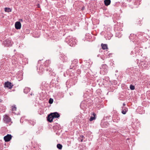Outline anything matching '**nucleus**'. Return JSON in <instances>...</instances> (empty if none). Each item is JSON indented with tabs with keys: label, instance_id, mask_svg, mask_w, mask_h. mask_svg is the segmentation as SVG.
<instances>
[{
	"label": "nucleus",
	"instance_id": "obj_1",
	"mask_svg": "<svg viewBox=\"0 0 150 150\" xmlns=\"http://www.w3.org/2000/svg\"><path fill=\"white\" fill-rule=\"evenodd\" d=\"M100 69V73L101 74H105L107 73L108 67L106 64L102 65Z\"/></svg>",
	"mask_w": 150,
	"mask_h": 150
},
{
	"label": "nucleus",
	"instance_id": "obj_2",
	"mask_svg": "<svg viewBox=\"0 0 150 150\" xmlns=\"http://www.w3.org/2000/svg\"><path fill=\"white\" fill-rule=\"evenodd\" d=\"M15 27L17 29H20L21 28V24L19 22H16L15 23Z\"/></svg>",
	"mask_w": 150,
	"mask_h": 150
},
{
	"label": "nucleus",
	"instance_id": "obj_3",
	"mask_svg": "<svg viewBox=\"0 0 150 150\" xmlns=\"http://www.w3.org/2000/svg\"><path fill=\"white\" fill-rule=\"evenodd\" d=\"M53 119V117L51 113L48 115L47 120L49 122H51L52 121Z\"/></svg>",
	"mask_w": 150,
	"mask_h": 150
},
{
	"label": "nucleus",
	"instance_id": "obj_4",
	"mask_svg": "<svg viewBox=\"0 0 150 150\" xmlns=\"http://www.w3.org/2000/svg\"><path fill=\"white\" fill-rule=\"evenodd\" d=\"M51 114L52 115L53 118H57L59 117L60 116L59 115L57 112L51 113Z\"/></svg>",
	"mask_w": 150,
	"mask_h": 150
},
{
	"label": "nucleus",
	"instance_id": "obj_5",
	"mask_svg": "<svg viewBox=\"0 0 150 150\" xmlns=\"http://www.w3.org/2000/svg\"><path fill=\"white\" fill-rule=\"evenodd\" d=\"M127 111L128 108L126 107H124L122 108V110L121 112L123 114H125Z\"/></svg>",
	"mask_w": 150,
	"mask_h": 150
},
{
	"label": "nucleus",
	"instance_id": "obj_6",
	"mask_svg": "<svg viewBox=\"0 0 150 150\" xmlns=\"http://www.w3.org/2000/svg\"><path fill=\"white\" fill-rule=\"evenodd\" d=\"M12 108L13 113H14L15 114L18 115V113L16 112L17 108L16 107V106L14 105L12 106Z\"/></svg>",
	"mask_w": 150,
	"mask_h": 150
},
{
	"label": "nucleus",
	"instance_id": "obj_7",
	"mask_svg": "<svg viewBox=\"0 0 150 150\" xmlns=\"http://www.w3.org/2000/svg\"><path fill=\"white\" fill-rule=\"evenodd\" d=\"M4 121L6 123H8L9 122L8 117L6 115H4Z\"/></svg>",
	"mask_w": 150,
	"mask_h": 150
},
{
	"label": "nucleus",
	"instance_id": "obj_8",
	"mask_svg": "<svg viewBox=\"0 0 150 150\" xmlns=\"http://www.w3.org/2000/svg\"><path fill=\"white\" fill-rule=\"evenodd\" d=\"M4 139L6 142L9 141V134H8L6 136L4 137Z\"/></svg>",
	"mask_w": 150,
	"mask_h": 150
},
{
	"label": "nucleus",
	"instance_id": "obj_9",
	"mask_svg": "<svg viewBox=\"0 0 150 150\" xmlns=\"http://www.w3.org/2000/svg\"><path fill=\"white\" fill-rule=\"evenodd\" d=\"M102 127H106L108 126L107 123L106 122H102L101 124Z\"/></svg>",
	"mask_w": 150,
	"mask_h": 150
},
{
	"label": "nucleus",
	"instance_id": "obj_10",
	"mask_svg": "<svg viewBox=\"0 0 150 150\" xmlns=\"http://www.w3.org/2000/svg\"><path fill=\"white\" fill-rule=\"evenodd\" d=\"M104 4L105 6H108L110 3V0H105L104 1Z\"/></svg>",
	"mask_w": 150,
	"mask_h": 150
},
{
	"label": "nucleus",
	"instance_id": "obj_11",
	"mask_svg": "<svg viewBox=\"0 0 150 150\" xmlns=\"http://www.w3.org/2000/svg\"><path fill=\"white\" fill-rule=\"evenodd\" d=\"M93 116H92L90 118V121H92L93 120L95 119L96 114L94 113H93Z\"/></svg>",
	"mask_w": 150,
	"mask_h": 150
},
{
	"label": "nucleus",
	"instance_id": "obj_12",
	"mask_svg": "<svg viewBox=\"0 0 150 150\" xmlns=\"http://www.w3.org/2000/svg\"><path fill=\"white\" fill-rule=\"evenodd\" d=\"M30 88L28 87H26L24 89V92L25 93H28L30 90Z\"/></svg>",
	"mask_w": 150,
	"mask_h": 150
},
{
	"label": "nucleus",
	"instance_id": "obj_13",
	"mask_svg": "<svg viewBox=\"0 0 150 150\" xmlns=\"http://www.w3.org/2000/svg\"><path fill=\"white\" fill-rule=\"evenodd\" d=\"M102 48L103 50H105L108 49L107 45L106 44H102L101 45Z\"/></svg>",
	"mask_w": 150,
	"mask_h": 150
},
{
	"label": "nucleus",
	"instance_id": "obj_14",
	"mask_svg": "<svg viewBox=\"0 0 150 150\" xmlns=\"http://www.w3.org/2000/svg\"><path fill=\"white\" fill-rule=\"evenodd\" d=\"M4 86L5 87L8 88H9V82L7 81L5 82L4 84Z\"/></svg>",
	"mask_w": 150,
	"mask_h": 150
},
{
	"label": "nucleus",
	"instance_id": "obj_15",
	"mask_svg": "<svg viewBox=\"0 0 150 150\" xmlns=\"http://www.w3.org/2000/svg\"><path fill=\"white\" fill-rule=\"evenodd\" d=\"M69 43L70 44L69 45L71 46H73L75 44V43L74 42H73V41H72V40H71V41H69Z\"/></svg>",
	"mask_w": 150,
	"mask_h": 150
},
{
	"label": "nucleus",
	"instance_id": "obj_16",
	"mask_svg": "<svg viewBox=\"0 0 150 150\" xmlns=\"http://www.w3.org/2000/svg\"><path fill=\"white\" fill-rule=\"evenodd\" d=\"M4 44L5 46L7 47L9 46V42H7V41L5 40L4 42Z\"/></svg>",
	"mask_w": 150,
	"mask_h": 150
},
{
	"label": "nucleus",
	"instance_id": "obj_17",
	"mask_svg": "<svg viewBox=\"0 0 150 150\" xmlns=\"http://www.w3.org/2000/svg\"><path fill=\"white\" fill-rule=\"evenodd\" d=\"M46 70L47 71H49L50 72H52L53 71L54 69H52V68H47L46 69Z\"/></svg>",
	"mask_w": 150,
	"mask_h": 150
},
{
	"label": "nucleus",
	"instance_id": "obj_18",
	"mask_svg": "<svg viewBox=\"0 0 150 150\" xmlns=\"http://www.w3.org/2000/svg\"><path fill=\"white\" fill-rule=\"evenodd\" d=\"M62 145L59 144H58L57 145V147L59 149H61L62 148Z\"/></svg>",
	"mask_w": 150,
	"mask_h": 150
},
{
	"label": "nucleus",
	"instance_id": "obj_19",
	"mask_svg": "<svg viewBox=\"0 0 150 150\" xmlns=\"http://www.w3.org/2000/svg\"><path fill=\"white\" fill-rule=\"evenodd\" d=\"M130 88L131 90H134L135 88L134 86L131 84L130 86Z\"/></svg>",
	"mask_w": 150,
	"mask_h": 150
},
{
	"label": "nucleus",
	"instance_id": "obj_20",
	"mask_svg": "<svg viewBox=\"0 0 150 150\" xmlns=\"http://www.w3.org/2000/svg\"><path fill=\"white\" fill-rule=\"evenodd\" d=\"M4 10L6 12H9V8H5Z\"/></svg>",
	"mask_w": 150,
	"mask_h": 150
},
{
	"label": "nucleus",
	"instance_id": "obj_21",
	"mask_svg": "<svg viewBox=\"0 0 150 150\" xmlns=\"http://www.w3.org/2000/svg\"><path fill=\"white\" fill-rule=\"evenodd\" d=\"M53 102V100L52 98H50L49 101V103L50 104H52Z\"/></svg>",
	"mask_w": 150,
	"mask_h": 150
},
{
	"label": "nucleus",
	"instance_id": "obj_22",
	"mask_svg": "<svg viewBox=\"0 0 150 150\" xmlns=\"http://www.w3.org/2000/svg\"><path fill=\"white\" fill-rule=\"evenodd\" d=\"M13 86V85L10 82V90L11 89V88Z\"/></svg>",
	"mask_w": 150,
	"mask_h": 150
},
{
	"label": "nucleus",
	"instance_id": "obj_23",
	"mask_svg": "<svg viewBox=\"0 0 150 150\" xmlns=\"http://www.w3.org/2000/svg\"><path fill=\"white\" fill-rule=\"evenodd\" d=\"M10 140H11V139L12 137V136L11 134H10Z\"/></svg>",
	"mask_w": 150,
	"mask_h": 150
},
{
	"label": "nucleus",
	"instance_id": "obj_24",
	"mask_svg": "<svg viewBox=\"0 0 150 150\" xmlns=\"http://www.w3.org/2000/svg\"><path fill=\"white\" fill-rule=\"evenodd\" d=\"M131 37H132V35H131L129 37V38H130V39H132V38H131Z\"/></svg>",
	"mask_w": 150,
	"mask_h": 150
},
{
	"label": "nucleus",
	"instance_id": "obj_25",
	"mask_svg": "<svg viewBox=\"0 0 150 150\" xmlns=\"http://www.w3.org/2000/svg\"><path fill=\"white\" fill-rule=\"evenodd\" d=\"M123 106H124L125 105V103H123Z\"/></svg>",
	"mask_w": 150,
	"mask_h": 150
},
{
	"label": "nucleus",
	"instance_id": "obj_26",
	"mask_svg": "<svg viewBox=\"0 0 150 150\" xmlns=\"http://www.w3.org/2000/svg\"><path fill=\"white\" fill-rule=\"evenodd\" d=\"M30 95L32 96V93H31L30 94Z\"/></svg>",
	"mask_w": 150,
	"mask_h": 150
},
{
	"label": "nucleus",
	"instance_id": "obj_27",
	"mask_svg": "<svg viewBox=\"0 0 150 150\" xmlns=\"http://www.w3.org/2000/svg\"><path fill=\"white\" fill-rule=\"evenodd\" d=\"M11 11V9L10 8V12Z\"/></svg>",
	"mask_w": 150,
	"mask_h": 150
},
{
	"label": "nucleus",
	"instance_id": "obj_28",
	"mask_svg": "<svg viewBox=\"0 0 150 150\" xmlns=\"http://www.w3.org/2000/svg\"><path fill=\"white\" fill-rule=\"evenodd\" d=\"M10 122H11V119L10 118Z\"/></svg>",
	"mask_w": 150,
	"mask_h": 150
}]
</instances>
